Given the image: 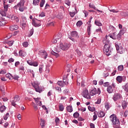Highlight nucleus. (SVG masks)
<instances>
[{"mask_svg": "<svg viewBox=\"0 0 128 128\" xmlns=\"http://www.w3.org/2000/svg\"><path fill=\"white\" fill-rule=\"evenodd\" d=\"M94 24H96V26H102V24L100 22L96 20H95Z\"/></svg>", "mask_w": 128, "mask_h": 128, "instance_id": "obj_29", "label": "nucleus"}, {"mask_svg": "<svg viewBox=\"0 0 128 128\" xmlns=\"http://www.w3.org/2000/svg\"><path fill=\"white\" fill-rule=\"evenodd\" d=\"M32 106L35 110H38V105L36 104L33 103Z\"/></svg>", "mask_w": 128, "mask_h": 128, "instance_id": "obj_47", "label": "nucleus"}, {"mask_svg": "<svg viewBox=\"0 0 128 128\" xmlns=\"http://www.w3.org/2000/svg\"><path fill=\"white\" fill-rule=\"evenodd\" d=\"M63 83L68 86V76H63Z\"/></svg>", "mask_w": 128, "mask_h": 128, "instance_id": "obj_11", "label": "nucleus"}, {"mask_svg": "<svg viewBox=\"0 0 128 128\" xmlns=\"http://www.w3.org/2000/svg\"><path fill=\"white\" fill-rule=\"evenodd\" d=\"M88 110H89L90 112H94V110H96V108L94 107H91L90 106H88Z\"/></svg>", "mask_w": 128, "mask_h": 128, "instance_id": "obj_34", "label": "nucleus"}, {"mask_svg": "<svg viewBox=\"0 0 128 128\" xmlns=\"http://www.w3.org/2000/svg\"><path fill=\"white\" fill-rule=\"evenodd\" d=\"M66 110H68V112H72V106H68L66 107Z\"/></svg>", "mask_w": 128, "mask_h": 128, "instance_id": "obj_31", "label": "nucleus"}, {"mask_svg": "<svg viewBox=\"0 0 128 128\" xmlns=\"http://www.w3.org/2000/svg\"><path fill=\"white\" fill-rule=\"evenodd\" d=\"M89 6L91 8H94V10H97V12H102V10H99L98 9L96 8V6H94V4H90Z\"/></svg>", "mask_w": 128, "mask_h": 128, "instance_id": "obj_17", "label": "nucleus"}, {"mask_svg": "<svg viewBox=\"0 0 128 128\" xmlns=\"http://www.w3.org/2000/svg\"><path fill=\"white\" fill-rule=\"evenodd\" d=\"M54 24L53 22H50V23H48L46 24V26H54Z\"/></svg>", "mask_w": 128, "mask_h": 128, "instance_id": "obj_51", "label": "nucleus"}, {"mask_svg": "<svg viewBox=\"0 0 128 128\" xmlns=\"http://www.w3.org/2000/svg\"><path fill=\"white\" fill-rule=\"evenodd\" d=\"M9 117H10V114L6 113V114H5L4 116V120H6Z\"/></svg>", "mask_w": 128, "mask_h": 128, "instance_id": "obj_35", "label": "nucleus"}, {"mask_svg": "<svg viewBox=\"0 0 128 128\" xmlns=\"http://www.w3.org/2000/svg\"><path fill=\"white\" fill-rule=\"evenodd\" d=\"M70 14L71 18H74V16L76 15V13L74 12H70Z\"/></svg>", "mask_w": 128, "mask_h": 128, "instance_id": "obj_62", "label": "nucleus"}, {"mask_svg": "<svg viewBox=\"0 0 128 128\" xmlns=\"http://www.w3.org/2000/svg\"><path fill=\"white\" fill-rule=\"evenodd\" d=\"M82 95V96H84V98H90V94H88V90L86 88L83 89Z\"/></svg>", "mask_w": 128, "mask_h": 128, "instance_id": "obj_5", "label": "nucleus"}, {"mask_svg": "<svg viewBox=\"0 0 128 128\" xmlns=\"http://www.w3.org/2000/svg\"><path fill=\"white\" fill-rule=\"evenodd\" d=\"M44 68V65H40L39 67V72L42 74V69Z\"/></svg>", "mask_w": 128, "mask_h": 128, "instance_id": "obj_41", "label": "nucleus"}, {"mask_svg": "<svg viewBox=\"0 0 128 128\" xmlns=\"http://www.w3.org/2000/svg\"><path fill=\"white\" fill-rule=\"evenodd\" d=\"M90 28H92V25L88 26L87 28V32L88 36H90V34H92V30Z\"/></svg>", "mask_w": 128, "mask_h": 128, "instance_id": "obj_21", "label": "nucleus"}, {"mask_svg": "<svg viewBox=\"0 0 128 128\" xmlns=\"http://www.w3.org/2000/svg\"><path fill=\"white\" fill-rule=\"evenodd\" d=\"M55 122L56 124H58L60 122V118H58L56 117L55 119Z\"/></svg>", "mask_w": 128, "mask_h": 128, "instance_id": "obj_64", "label": "nucleus"}, {"mask_svg": "<svg viewBox=\"0 0 128 128\" xmlns=\"http://www.w3.org/2000/svg\"><path fill=\"white\" fill-rule=\"evenodd\" d=\"M117 52H119V54H122L123 52H124V48L122 47H120L118 50H117Z\"/></svg>", "mask_w": 128, "mask_h": 128, "instance_id": "obj_46", "label": "nucleus"}, {"mask_svg": "<svg viewBox=\"0 0 128 128\" xmlns=\"http://www.w3.org/2000/svg\"><path fill=\"white\" fill-rule=\"evenodd\" d=\"M32 86L33 88H34L36 92H42L43 90H44V88L42 86H40V84L37 82H34L32 83Z\"/></svg>", "mask_w": 128, "mask_h": 128, "instance_id": "obj_2", "label": "nucleus"}, {"mask_svg": "<svg viewBox=\"0 0 128 128\" xmlns=\"http://www.w3.org/2000/svg\"><path fill=\"white\" fill-rule=\"evenodd\" d=\"M44 2H45L44 0H42V1L40 2V8H42V6H44Z\"/></svg>", "mask_w": 128, "mask_h": 128, "instance_id": "obj_52", "label": "nucleus"}, {"mask_svg": "<svg viewBox=\"0 0 128 128\" xmlns=\"http://www.w3.org/2000/svg\"><path fill=\"white\" fill-rule=\"evenodd\" d=\"M104 86L105 87L110 86V82H106L104 84Z\"/></svg>", "mask_w": 128, "mask_h": 128, "instance_id": "obj_61", "label": "nucleus"}, {"mask_svg": "<svg viewBox=\"0 0 128 128\" xmlns=\"http://www.w3.org/2000/svg\"><path fill=\"white\" fill-rule=\"evenodd\" d=\"M6 78H10V80L12 79V76H10V74H6Z\"/></svg>", "mask_w": 128, "mask_h": 128, "instance_id": "obj_63", "label": "nucleus"}, {"mask_svg": "<svg viewBox=\"0 0 128 128\" xmlns=\"http://www.w3.org/2000/svg\"><path fill=\"white\" fill-rule=\"evenodd\" d=\"M52 54L55 56L56 58H58L60 56V54H58V52H52Z\"/></svg>", "mask_w": 128, "mask_h": 128, "instance_id": "obj_43", "label": "nucleus"}, {"mask_svg": "<svg viewBox=\"0 0 128 128\" xmlns=\"http://www.w3.org/2000/svg\"><path fill=\"white\" fill-rule=\"evenodd\" d=\"M10 30L12 32H13V30H18V25L12 26L10 27Z\"/></svg>", "mask_w": 128, "mask_h": 128, "instance_id": "obj_12", "label": "nucleus"}, {"mask_svg": "<svg viewBox=\"0 0 128 128\" xmlns=\"http://www.w3.org/2000/svg\"><path fill=\"white\" fill-rule=\"evenodd\" d=\"M122 36L121 34H120V33H118L117 35H116V38L117 40H120V38H122Z\"/></svg>", "mask_w": 128, "mask_h": 128, "instance_id": "obj_54", "label": "nucleus"}, {"mask_svg": "<svg viewBox=\"0 0 128 128\" xmlns=\"http://www.w3.org/2000/svg\"><path fill=\"white\" fill-rule=\"evenodd\" d=\"M4 10H5V12H8V4H4Z\"/></svg>", "mask_w": 128, "mask_h": 128, "instance_id": "obj_44", "label": "nucleus"}, {"mask_svg": "<svg viewBox=\"0 0 128 128\" xmlns=\"http://www.w3.org/2000/svg\"><path fill=\"white\" fill-rule=\"evenodd\" d=\"M12 20H15V22L18 23L20 21V20L18 19V18L16 16H14L12 15L11 17Z\"/></svg>", "mask_w": 128, "mask_h": 128, "instance_id": "obj_19", "label": "nucleus"}, {"mask_svg": "<svg viewBox=\"0 0 128 128\" xmlns=\"http://www.w3.org/2000/svg\"><path fill=\"white\" fill-rule=\"evenodd\" d=\"M98 118H104V116H106V113H104V112H100L98 114Z\"/></svg>", "mask_w": 128, "mask_h": 128, "instance_id": "obj_22", "label": "nucleus"}, {"mask_svg": "<svg viewBox=\"0 0 128 128\" xmlns=\"http://www.w3.org/2000/svg\"><path fill=\"white\" fill-rule=\"evenodd\" d=\"M122 98V94L120 93H115L112 98V100H114V102H116L118 100H121V98Z\"/></svg>", "mask_w": 128, "mask_h": 128, "instance_id": "obj_6", "label": "nucleus"}, {"mask_svg": "<svg viewBox=\"0 0 128 128\" xmlns=\"http://www.w3.org/2000/svg\"><path fill=\"white\" fill-rule=\"evenodd\" d=\"M94 115L93 116V120H96V118H98V115H97L98 112H94Z\"/></svg>", "mask_w": 128, "mask_h": 128, "instance_id": "obj_33", "label": "nucleus"}, {"mask_svg": "<svg viewBox=\"0 0 128 128\" xmlns=\"http://www.w3.org/2000/svg\"><path fill=\"white\" fill-rule=\"evenodd\" d=\"M114 88H112V86H109L107 88L106 90H107L108 92V94H112V92H114Z\"/></svg>", "mask_w": 128, "mask_h": 128, "instance_id": "obj_10", "label": "nucleus"}, {"mask_svg": "<svg viewBox=\"0 0 128 128\" xmlns=\"http://www.w3.org/2000/svg\"><path fill=\"white\" fill-rule=\"evenodd\" d=\"M124 32H126V30H122L120 31L119 34H121L122 36L124 34Z\"/></svg>", "mask_w": 128, "mask_h": 128, "instance_id": "obj_58", "label": "nucleus"}, {"mask_svg": "<svg viewBox=\"0 0 128 128\" xmlns=\"http://www.w3.org/2000/svg\"><path fill=\"white\" fill-rule=\"evenodd\" d=\"M6 24H8V21L6 20H2L0 21V26H5Z\"/></svg>", "mask_w": 128, "mask_h": 128, "instance_id": "obj_20", "label": "nucleus"}, {"mask_svg": "<svg viewBox=\"0 0 128 128\" xmlns=\"http://www.w3.org/2000/svg\"><path fill=\"white\" fill-rule=\"evenodd\" d=\"M12 78H14V80H18V76H16V75H14L13 76H12Z\"/></svg>", "mask_w": 128, "mask_h": 128, "instance_id": "obj_56", "label": "nucleus"}, {"mask_svg": "<svg viewBox=\"0 0 128 128\" xmlns=\"http://www.w3.org/2000/svg\"><path fill=\"white\" fill-rule=\"evenodd\" d=\"M38 4H40V0H33L34 6H38Z\"/></svg>", "mask_w": 128, "mask_h": 128, "instance_id": "obj_32", "label": "nucleus"}, {"mask_svg": "<svg viewBox=\"0 0 128 128\" xmlns=\"http://www.w3.org/2000/svg\"><path fill=\"white\" fill-rule=\"evenodd\" d=\"M19 56L21 57L26 56V52L20 50L19 51Z\"/></svg>", "mask_w": 128, "mask_h": 128, "instance_id": "obj_16", "label": "nucleus"}, {"mask_svg": "<svg viewBox=\"0 0 128 128\" xmlns=\"http://www.w3.org/2000/svg\"><path fill=\"white\" fill-rule=\"evenodd\" d=\"M32 60H28L26 61L27 64H29V66H32Z\"/></svg>", "mask_w": 128, "mask_h": 128, "instance_id": "obj_57", "label": "nucleus"}, {"mask_svg": "<svg viewBox=\"0 0 128 128\" xmlns=\"http://www.w3.org/2000/svg\"><path fill=\"white\" fill-rule=\"evenodd\" d=\"M40 54L41 56H42V58H44V60L46 59V58L48 56V53H46V51H42L40 52Z\"/></svg>", "mask_w": 128, "mask_h": 128, "instance_id": "obj_13", "label": "nucleus"}, {"mask_svg": "<svg viewBox=\"0 0 128 128\" xmlns=\"http://www.w3.org/2000/svg\"><path fill=\"white\" fill-rule=\"evenodd\" d=\"M125 92H128V84H126L124 86H122Z\"/></svg>", "mask_w": 128, "mask_h": 128, "instance_id": "obj_36", "label": "nucleus"}, {"mask_svg": "<svg viewBox=\"0 0 128 128\" xmlns=\"http://www.w3.org/2000/svg\"><path fill=\"white\" fill-rule=\"evenodd\" d=\"M31 66H38V64L36 62L32 61V64Z\"/></svg>", "mask_w": 128, "mask_h": 128, "instance_id": "obj_42", "label": "nucleus"}, {"mask_svg": "<svg viewBox=\"0 0 128 128\" xmlns=\"http://www.w3.org/2000/svg\"><path fill=\"white\" fill-rule=\"evenodd\" d=\"M32 24L34 26H35V28H38V26H42V20H40L35 18L32 19Z\"/></svg>", "mask_w": 128, "mask_h": 128, "instance_id": "obj_4", "label": "nucleus"}, {"mask_svg": "<svg viewBox=\"0 0 128 128\" xmlns=\"http://www.w3.org/2000/svg\"><path fill=\"white\" fill-rule=\"evenodd\" d=\"M13 44H14V41H10L8 42V44L9 46H12Z\"/></svg>", "mask_w": 128, "mask_h": 128, "instance_id": "obj_60", "label": "nucleus"}, {"mask_svg": "<svg viewBox=\"0 0 128 128\" xmlns=\"http://www.w3.org/2000/svg\"><path fill=\"white\" fill-rule=\"evenodd\" d=\"M66 4H67V6H70V0H66L65 2Z\"/></svg>", "mask_w": 128, "mask_h": 128, "instance_id": "obj_55", "label": "nucleus"}, {"mask_svg": "<svg viewBox=\"0 0 128 128\" xmlns=\"http://www.w3.org/2000/svg\"><path fill=\"white\" fill-rule=\"evenodd\" d=\"M34 30L33 28H32V29H31L30 30L29 34H28V38H30V36H32L34 34Z\"/></svg>", "mask_w": 128, "mask_h": 128, "instance_id": "obj_27", "label": "nucleus"}, {"mask_svg": "<svg viewBox=\"0 0 128 128\" xmlns=\"http://www.w3.org/2000/svg\"><path fill=\"white\" fill-rule=\"evenodd\" d=\"M6 110V108L4 106H1L0 107V112H4Z\"/></svg>", "mask_w": 128, "mask_h": 128, "instance_id": "obj_26", "label": "nucleus"}, {"mask_svg": "<svg viewBox=\"0 0 128 128\" xmlns=\"http://www.w3.org/2000/svg\"><path fill=\"white\" fill-rule=\"evenodd\" d=\"M40 126H42V128H44V126H45V122L44 120H42V119H40Z\"/></svg>", "mask_w": 128, "mask_h": 128, "instance_id": "obj_38", "label": "nucleus"}, {"mask_svg": "<svg viewBox=\"0 0 128 128\" xmlns=\"http://www.w3.org/2000/svg\"><path fill=\"white\" fill-rule=\"evenodd\" d=\"M56 90H57V92H62V88L58 86L56 87Z\"/></svg>", "mask_w": 128, "mask_h": 128, "instance_id": "obj_53", "label": "nucleus"}, {"mask_svg": "<svg viewBox=\"0 0 128 128\" xmlns=\"http://www.w3.org/2000/svg\"><path fill=\"white\" fill-rule=\"evenodd\" d=\"M0 14L2 16H6V10H0Z\"/></svg>", "mask_w": 128, "mask_h": 128, "instance_id": "obj_23", "label": "nucleus"}, {"mask_svg": "<svg viewBox=\"0 0 128 128\" xmlns=\"http://www.w3.org/2000/svg\"><path fill=\"white\" fill-rule=\"evenodd\" d=\"M118 70L120 72H122V70H124V66L122 65L119 66L118 68Z\"/></svg>", "mask_w": 128, "mask_h": 128, "instance_id": "obj_37", "label": "nucleus"}, {"mask_svg": "<svg viewBox=\"0 0 128 128\" xmlns=\"http://www.w3.org/2000/svg\"><path fill=\"white\" fill-rule=\"evenodd\" d=\"M20 100V98L18 97V96H15L14 98V100H11V104L13 106H16V102H18Z\"/></svg>", "mask_w": 128, "mask_h": 128, "instance_id": "obj_8", "label": "nucleus"}, {"mask_svg": "<svg viewBox=\"0 0 128 128\" xmlns=\"http://www.w3.org/2000/svg\"><path fill=\"white\" fill-rule=\"evenodd\" d=\"M21 24L22 26H26V19H24V20L21 22Z\"/></svg>", "mask_w": 128, "mask_h": 128, "instance_id": "obj_39", "label": "nucleus"}, {"mask_svg": "<svg viewBox=\"0 0 128 128\" xmlns=\"http://www.w3.org/2000/svg\"><path fill=\"white\" fill-rule=\"evenodd\" d=\"M76 26H78L80 28V26H82V22L81 20L78 21L76 22Z\"/></svg>", "mask_w": 128, "mask_h": 128, "instance_id": "obj_45", "label": "nucleus"}, {"mask_svg": "<svg viewBox=\"0 0 128 128\" xmlns=\"http://www.w3.org/2000/svg\"><path fill=\"white\" fill-rule=\"evenodd\" d=\"M116 80L117 82H118L120 83L122 82V76H118L116 78Z\"/></svg>", "mask_w": 128, "mask_h": 128, "instance_id": "obj_25", "label": "nucleus"}, {"mask_svg": "<svg viewBox=\"0 0 128 128\" xmlns=\"http://www.w3.org/2000/svg\"><path fill=\"white\" fill-rule=\"evenodd\" d=\"M71 36L72 38H78V32L76 31H72L71 32Z\"/></svg>", "mask_w": 128, "mask_h": 128, "instance_id": "obj_9", "label": "nucleus"}, {"mask_svg": "<svg viewBox=\"0 0 128 128\" xmlns=\"http://www.w3.org/2000/svg\"><path fill=\"white\" fill-rule=\"evenodd\" d=\"M116 33H112V34H110L108 36V38L110 37L112 40H116Z\"/></svg>", "mask_w": 128, "mask_h": 128, "instance_id": "obj_15", "label": "nucleus"}, {"mask_svg": "<svg viewBox=\"0 0 128 128\" xmlns=\"http://www.w3.org/2000/svg\"><path fill=\"white\" fill-rule=\"evenodd\" d=\"M22 46L24 48H28V42H26L22 43Z\"/></svg>", "mask_w": 128, "mask_h": 128, "instance_id": "obj_49", "label": "nucleus"}, {"mask_svg": "<svg viewBox=\"0 0 128 128\" xmlns=\"http://www.w3.org/2000/svg\"><path fill=\"white\" fill-rule=\"evenodd\" d=\"M120 16H128V12H122L120 13Z\"/></svg>", "mask_w": 128, "mask_h": 128, "instance_id": "obj_30", "label": "nucleus"}, {"mask_svg": "<svg viewBox=\"0 0 128 128\" xmlns=\"http://www.w3.org/2000/svg\"><path fill=\"white\" fill-rule=\"evenodd\" d=\"M60 47L62 50H68L70 47V44H60Z\"/></svg>", "mask_w": 128, "mask_h": 128, "instance_id": "obj_7", "label": "nucleus"}, {"mask_svg": "<svg viewBox=\"0 0 128 128\" xmlns=\"http://www.w3.org/2000/svg\"><path fill=\"white\" fill-rule=\"evenodd\" d=\"M105 38H106L103 40V43L104 44L103 50L104 54H105L106 56H108L111 54L112 48L110 40H108V36H106Z\"/></svg>", "mask_w": 128, "mask_h": 128, "instance_id": "obj_1", "label": "nucleus"}, {"mask_svg": "<svg viewBox=\"0 0 128 128\" xmlns=\"http://www.w3.org/2000/svg\"><path fill=\"white\" fill-rule=\"evenodd\" d=\"M59 110H60V112H62V110H64V106H62V105H60L59 106Z\"/></svg>", "mask_w": 128, "mask_h": 128, "instance_id": "obj_50", "label": "nucleus"}, {"mask_svg": "<svg viewBox=\"0 0 128 128\" xmlns=\"http://www.w3.org/2000/svg\"><path fill=\"white\" fill-rule=\"evenodd\" d=\"M74 118H78V116H80V114H78V112H76L74 114Z\"/></svg>", "mask_w": 128, "mask_h": 128, "instance_id": "obj_40", "label": "nucleus"}, {"mask_svg": "<svg viewBox=\"0 0 128 128\" xmlns=\"http://www.w3.org/2000/svg\"><path fill=\"white\" fill-rule=\"evenodd\" d=\"M57 84L60 86H61L62 88H64V84L62 81H58Z\"/></svg>", "mask_w": 128, "mask_h": 128, "instance_id": "obj_28", "label": "nucleus"}, {"mask_svg": "<svg viewBox=\"0 0 128 128\" xmlns=\"http://www.w3.org/2000/svg\"><path fill=\"white\" fill-rule=\"evenodd\" d=\"M122 106L123 110H126L128 108V102H126L125 100L122 102Z\"/></svg>", "mask_w": 128, "mask_h": 128, "instance_id": "obj_14", "label": "nucleus"}, {"mask_svg": "<svg viewBox=\"0 0 128 128\" xmlns=\"http://www.w3.org/2000/svg\"><path fill=\"white\" fill-rule=\"evenodd\" d=\"M28 72H30L32 74V76L34 78V72L33 70H28Z\"/></svg>", "mask_w": 128, "mask_h": 128, "instance_id": "obj_48", "label": "nucleus"}, {"mask_svg": "<svg viewBox=\"0 0 128 128\" xmlns=\"http://www.w3.org/2000/svg\"><path fill=\"white\" fill-rule=\"evenodd\" d=\"M98 90H96V88H94L90 92V94L92 96H96V94Z\"/></svg>", "mask_w": 128, "mask_h": 128, "instance_id": "obj_18", "label": "nucleus"}, {"mask_svg": "<svg viewBox=\"0 0 128 128\" xmlns=\"http://www.w3.org/2000/svg\"><path fill=\"white\" fill-rule=\"evenodd\" d=\"M104 107L106 108V110H108L110 108V103L106 102L104 104Z\"/></svg>", "mask_w": 128, "mask_h": 128, "instance_id": "obj_24", "label": "nucleus"}, {"mask_svg": "<svg viewBox=\"0 0 128 128\" xmlns=\"http://www.w3.org/2000/svg\"><path fill=\"white\" fill-rule=\"evenodd\" d=\"M24 2L26 1L24 0H21L20 2L16 6L18 8L20 12H24V10H26V8L24 6Z\"/></svg>", "mask_w": 128, "mask_h": 128, "instance_id": "obj_3", "label": "nucleus"}, {"mask_svg": "<svg viewBox=\"0 0 128 128\" xmlns=\"http://www.w3.org/2000/svg\"><path fill=\"white\" fill-rule=\"evenodd\" d=\"M14 62V60L12 58H10L8 60V62H10V64L12 63V62Z\"/></svg>", "mask_w": 128, "mask_h": 128, "instance_id": "obj_59", "label": "nucleus"}]
</instances>
